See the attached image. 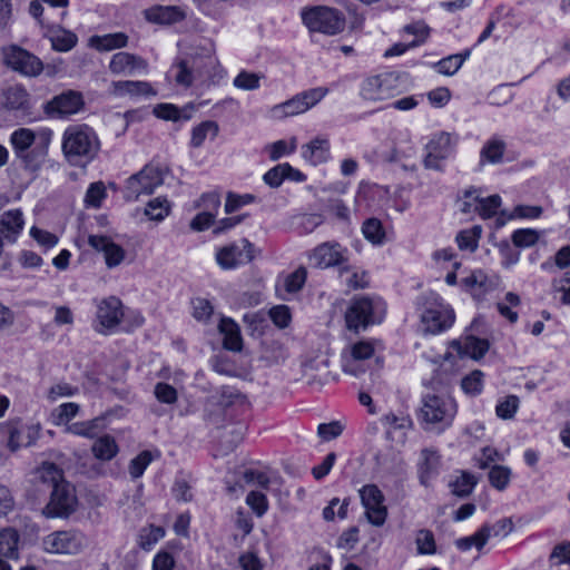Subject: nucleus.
I'll use <instances>...</instances> for the list:
<instances>
[{
  "mask_svg": "<svg viewBox=\"0 0 570 570\" xmlns=\"http://www.w3.org/2000/svg\"><path fill=\"white\" fill-rule=\"evenodd\" d=\"M3 60L12 70L29 77L40 75L43 69V65L38 57L18 46L4 49Z\"/></svg>",
  "mask_w": 570,
  "mask_h": 570,
  "instance_id": "9d476101",
  "label": "nucleus"
},
{
  "mask_svg": "<svg viewBox=\"0 0 570 570\" xmlns=\"http://www.w3.org/2000/svg\"><path fill=\"white\" fill-rule=\"evenodd\" d=\"M399 94V78L394 73L372 76L364 80L361 95L366 100L382 101Z\"/></svg>",
  "mask_w": 570,
  "mask_h": 570,
  "instance_id": "1a4fd4ad",
  "label": "nucleus"
},
{
  "mask_svg": "<svg viewBox=\"0 0 570 570\" xmlns=\"http://www.w3.org/2000/svg\"><path fill=\"white\" fill-rule=\"evenodd\" d=\"M52 48L57 51H69L77 43V37L70 31H61L51 38Z\"/></svg>",
  "mask_w": 570,
  "mask_h": 570,
  "instance_id": "052dcab7",
  "label": "nucleus"
},
{
  "mask_svg": "<svg viewBox=\"0 0 570 570\" xmlns=\"http://www.w3.org/2000/svg\"><path fill=\"white\" fill-rule=\"evenodd\" d=\"M456 144V138L449 132L436 134L426 145V150L436 155V157L446 159Z\"/></svg>",
  "mask_w": 570,
  "mask_h": 570,
  "instance_id": "c85d7f7f",
  "label": "nucleus"
},
{
  "mask_svg": "<svg viewBox=\"0 0 570 570\" xmlns=\"http://www.w3.org/2000/svg\"><path fill=\"white\" fill-rule=\"evenodd\" d=\"M122 316V304L119 298L109 296L102 299L97 306V320L101 326L97 331L105 334L106 331L115 328L121 322Z\"/></svg>",
  "mask_w": 570,
  "mask_h": 570,
  "instance_id": "f3484780",
  "label": "nucleus"
},
{
  "mask_svg": "<svg viewBox=\"0 0 570 570\" xmlns=\"http://www.w3.org/2000/svg\"><path fill=\"white\" fill-rule=\"evenodd\" d=\"M148 21L159 24H173L186 18L185 11L177 6H156L146 11Z\"/></svg>",
  "mask_w": 570,
  "mask_h": 570,
  "instance_id": "393cba45",
  "label": "nucleus"
},
{
  "mask_svg": "<svg viewBox=\"0 0 570 570\" xmlns=\"http://www.w3.org/2000/svg\"><path fill=\"white\" fill-rule=\"evenodd\" d=\"M490 537L491 528L489 524H484L474 534L458 539L455 547L461 551H466L475 547L480 551L487 544Z\"/></svg>",
  "mask_w": 570,
  "mask_h": 570,
  "instance_id": "72a5a7b5",
  "label": "nucleus"
},
{
  "mask_svg": "<svg viewBox=\"0 0 570 570\" xmlns=\"http://www.w3.org/2000/svg\"><path fill=\"white\" fill-rule=\"evenodd\" d=\"M23 228V217L19 209L3 213L0 217V271H6L11 265V259L3 254L4 244H13Z\"/></svg>",
  "mask_w": 570,
  "mask_h": 570,
  "instance_id": "6e6552de",
  "label": "nucleus"
},
{
  "mask_svg": "<svg viewBox=\"0 0 570 570\" xmlns=\"http://www.w3.org/2000/svg\"><path fill=\"white\" fill-rule=\"evenodd\" d=\"M87 546V537L76 530L55 531L42 539L43 550L52 554H78Z\"/></svg>",
  "mask_w": 570,
  "mask_h": 570,
  "instance_id": "423d86ee",
  "label": "nucleus"
},
{
  "mask_svg": "<svg viewBox=\"0 0 570 570\" xmlns=\"http://www.w3.org/2000/svg\"><path fill=\"white\" fill-rule=\"evenodd\" d=\"M110 94L116 97H140L154 96L156 92L146 81L120 80L111 82Z\"/></svg>",
  "mask_w": 570,
  "mask_h": 570,
  "instance_id": "5701e85b",
  "label": "nucleus"
},
{
  "mask_svg": "<svg viewBox=\"0 0 570 570\" xmlns=\"http://www.w3.org/2000/svg\"><path fill=\"white\" fill-rule=\"evenodd\" d=\"M469 55L470 52L466 51L465 53L448 56L436 62L434 69L441 75L452 76L461 68Z\"/></svg>",
  "mask_w": 570,
  "mask_h": 570,
  "instance_id": "58836bf2",
  "label": "nucleus"
},
{
  "mask_svg": "<svg viewBox=\"0 0 570 570\" xmlns=\"http://www.w3.org/2000/svg\"><path fill=\"white\" fill-rule=\"evenodd\" d=\"M475 210L479 212L482 218H490L494 216L501 205V198L499 195H492L487 198L479 199L478 196L474 197Z\"/></svg>",
  "mask_w": 570,
  "mask_h": 570,
  "instance_id": "a18cd8bd",
  "label": "nucleus"
},
{
  "mask_svg": "<svg viewBox=\"0 0 570 570\" xmlns=\"http://www.w3.org/2000/svg\"><path fill=\"white\" fill-rule=\"evenodd\" d=\"M219 332L224 335V347L238 352L242 350L243 341L238 325L228 317H223L218 325Z\"/></svg>",
  "mask_w": 570,
  "mask_h": 570,
  "instance_id": "cd10ccee",
  "label": "nucleus"
},
{
  "mask_svg": "<svg viewBox=\"0 0 570 570\" xmlns=\"http://www.w3.org/2000/svg\"><path fill=\"white\" fill-rule=\"evenodd\" d=\"M345 253L346 249H344L338 243L325 242L314 248L309 255V259L313 265L318 268L341 266L346 261Z\"/></svg>",
  "mask_w": 570,
  "mask_h": 570,
  "instance_id": "2eb2a0df",
  "label": "nucleus"
},
{
  "mask_svg": "<svg viewBox=\"0 0 570 570\" xmlns=\"http://www.w3.org/2000/svg\"><path fill=\"white\" fill-rule=\"evenodd\" d=\"M219 131L218 124L213 120H206L196 126L191 131L190 146L199 148L207 136L210 134L212 139L216 138Z\"/></svg>",
  "mask_w": 570,
  "mask_h": 570,
  "instance_id": "f704fd0d",
  "label": "nucleus"
},
{
  "mask_svg": "<svg viewBox=\"0 0 570 570\" xmlns=\"http://www.w3.org/2000/svg\"><path fill=\"white\" fill-rule=\"evenodd\" d=\"M511 470L503 465H494L489 472L490 483L498 490H504L510 482Z\"/></svg>",
  "mask_w": 570,
  "mask_h": 570,
  "instance_id": "603ef678",
  "label": "nucleus"
},
{
  "mask_svg": "<svg viewBox=\"0 0 570 570\" xmlns=\"http://www.w3.org/2000/svg\"><path fill=\"white\" fill-rule=\"evenodd\" d=\"M264 76L256 72L242 70L233 80V85L242 90H256L261 86Z\"/></svg>",
  "mask_w": 570,
  "mask_h": 570,
  "instance_id": "de8ad7c7",
  "label": "nucleus"
},
{
  "mask_svg": "<svg viewBox=\"0 0 570 570\" xmlns=\"http://www.w3.org/2000/svg\"><path fill=\"white\" fill-rule=\"evenodd\" d=\"M303 157L313 165L325 163L330 156V141L323 137H315L302 147Z\"/></svg>",
  "mask_w": 570,
  "mask_h": 570,
  "instance_id": "a878e982",
  "label": "nucleus"
},
{
  "mask_svg": "<svg viewBox=\"0 0 570 570\" xmlns=\"http://www.w3.org/2000/svg\"><path fill=\"white\" fill-rule=\"evenodd\" d=\"M421 456H422V462L420 465V471H421L420 480H421L422 484L426 485L428 480L438 470L440 456L436 453V451L429 450V449L422 450Z\"/></svg>",
  "mask_w": 570,
  "mask_h": 570,
  "instance_id": "c9c22d12",
  "label": "nucleus"
},
{
  "mask_svg": "<svg viewBox=\"0 0 570 570\" xmlns=\"http://www.w3.org/2000/svg\"><path fill=\"white\" fill-rule=\"evenodd\" d=\"M489 350V343L487 340L469 336L465 338L463 345V353L474 360H479L484 356Z\"/></svg>",
  "mask_w": 570,
  "mask_h": 570,
  "instance_id": "09e8293b",
  "label": "nucleus"
},
{
  "mask_svg": "<svg viewBox=\"0 0 570 570\" xmlns=\"http://www.w3.org/2000/svg\"><path fill=\"white\" fill-rule=\"evenodd\" d=\"M127 42L128 36L124 32L94 36L90 38V45L99 51L120 49L126 47Z\"/></svg>",
  "mask_w": 570,
  "mask_h": 570,
  "instance_id": "7c9ffc66",
  "label": "nucleus"
},
{
  "mask_svg": "<svg viewBox=\"0 0 570 570\" xmlns=\"http://www.w3.org/2000/svg\"><path fill=\"white\" fill-rule=\"evenodd\" d=\"M286 163L279 164L273 168H271L263 177L266 185L272 188H277L282 185L284 179L286 178Z\"/></svg>",
  "mask_w": 570,
  "mask_h": 570,
  "instance_id": "0e129e2a",
  "label": "nucleus"
},
{
  "mask_svg": "<svg viewBox=\"0 0 570 570\" xmlns=\"http://www.w3.org/2000/svg\"><path fill=\"white\" fill-rule=\"evenodd\" d=\"M165 535V530L161 527L148 525L140 530L138 537V544L144 550H149L157 541Z\"/></svg>",
  "mask_w": 570,
  "mask_h": 570,
  "instance_id": "c03bdc74",
  "label": "nucleus"
},
{
  "mask_svg": "<svg viewBox=\"0 0 570 570\" xmlns=\"http://www.w3.org/2000/svg\"><path fill=\"white\" fill-rule=\"evenodd\" d=\"M362 233L368 242L374 245H382L385 239V232L381 220L368 218L363 223Z\"/></svg>",
  "mask_w": 570,
  "mask_h": 570,
  "instance_id": "ea45409f",
  "label": "nucleus"
},
{
  "mask_svg": "<svg viewBox=\"0 0 570 570\" xmlns=\"http://www.w3.org/2000/svg\"><path fill=\"white\" fill-rule=\"evenodd\" d=\"M476 482L478 480L473 474L463 471L450 483V487L454 495L465 498L472 493Z\"/></svg>",
  "mask_w": 570,
  "mask_h": 570,
  "instance_id": "4c0bfd02",
  "label": "nucleus"
},
{
  "mask_svg": "<svg viewBox=\"0 0 570 570\" xmlns=\"http://www.w3.org/2000/svg\"><path fill=\"white\" fill-rule=\"evenodd\" d=\"M37 475L43 484H48L49 488L53 489L56 485H60L66 482L62 476V471L55 463L45 462L37 470Z\"/></svg>",
  "mask_w": 570,
  "mask_h": 570,
  "instance_id": "e433bc0d",
  "label": "nucleus"
},
{
  "mask_svg": "<svg viewBox=\"0 0 570 570\" xmlns=\"http://www.w3.org/2000/svg\"><path fill=\"white\" fill-rule=\"evenodd\" d=\"M483 373L479 370L462 379L461 386L466 394L476 395L482 391Z\"/></svg>",
  "mask_w": 570,
  "mask_h": 570,
  "instance_id": "5fc2aeb1",
  "label": "nucleus"
},
{
  "mask_svg": "<svg viewBox=\"0 0 570 570\" xmlns=\"http://www.w3.org/2000/svg\"><path fill=\"white\" fill-rule=\"evenodd\" d=\"M380 302H374L368 297L354 298L346 312L345 320L350 330L358 331L366 328L370 324L381 321V315H376Z\"/></svg>",
  "mask_w": 570,
  "mask_h": 570,
  "instance_id": "0eeeda50",
  "label": "nucleus"
},
{
  "mask_svg": "<svg viewBox=\"0 0 570 570\" xmlns=\"http://www.w3.org/2000/svg\"><path fill=\"white\" fill-rule=\"evenodd\" d=\"M52 131L38 132L30 128H18L10 135V145L20 167L30 174H38L47 161Z\"/></svg>",
  "mask_w": 570,
  "mask_h": 570,
  "instance_id": "f257e3e1",
  "label": "nucleus"
},
{
  "mask_svg": "<svg viewBox=\"0 0 570 570\" xmlns=\"http://www.w3.org/2000/svg\"><path fill=\"white\" fill-rule=\"evenodd\" d=\"M61 148L70 165L85 166L97 156L100 141L90 127L70 126L63 132Z\"/></svg>",
  "mask_w": 570,
  "mask_h": 570,
  "instance_id": "f03ea898",
  "label": "nucleus"
},
{
  "mask_svg": "<svg viewBox=\"0 0 570 570\" xmlns=\"http://www.w3.org/2000/svg\"><path fill=\"white\" fill-rule=\"evenodd\" d=\"M307 272L305 267H298L285 278V289L288 293H296L302 289L305 284Z\"/></svg>",
  "mask_w": 570,
  "mask_h": 570,
  "instance_id": "13d9d810",
  "label": "nucleus"
},
{
  "mask_svg": "<svg viewBox=\"0 0 570 570\" xmlns=\"http://www.w3.org/2000/svg\"><path fill=\"white\" fill-rule=\"evenodd\" d=\"M30 235L38 244L46 248H51L58 243V237L55 234L35 226L30 229Z\"/></svg>",
  "mask_w": 570,
  "mask_h": 570,
  "instance_id": "774afa93",
  "label": "nucleus"
},
{
  "mask_svg": "<svg viewBox=\"0 0 570 570\" xmlns=\"http://www.w3.org/2000/svg\"><path fill=\"white\" fill-rule=\"evenodd\" d=\"M76 503L77 499L73 489L67 482H62L51 490L50 501L43 512L49 518L68 517L75 511Z\"/></svg>",
  "mask_w": 570,
  "mask_h": 570,
  "instance_id": "ddd939ff",
  "label": "nucleus"
},
{
  "mask_svg": "<svg viewBox=\"0 0 570 570\" xmlns=\"http://www.w3.org/2000/svg\"><path fill=\"white\" fill-rule=\"evenodd\" d=\"M511 238L517 247H530L538 242L539 233L534 229H518Z\"/></svg>",
  "mask_w": 570,
  "mask_h": 570,
  "instance_id": "680f3d73",
  "label": "nucleus"
},
{
  "mask_svg": "<svg viewBox=\"0 0 570 570\" xmlns=\"http://www.w3.org/2000/svg\"><path fill=\"white\" fill-rule=\"evenodd\" d=\"M246 503L258 517H262L268 509L266 495L258 491L249 492L246 497Z\"/></svg>",
  "mask_w": 570,
  "mask_h": 570,
  "instance_id": "e2e57ef3",
  "label": "nucleus"
},
{
  "mask_svg": "<svg viewBox=\"0 0 570 570\" xmlns=\"http://www.w3.org/2000/svg\"><path fill=\"white\" fill-rule=\"evenodd\" d=\"M327 94H328V88L315 87V88H311L308 90L298 92L297 95L302 99L306 110H309L314 106H316Z\"/></svg>",
  "mask_w": 570,
  "mask_h": 570,
  "instance_id": "4d7b16f0",
  "label": "nucleus"
},
{
  "mask_svg": "<svg viewBox=\"0 0 570 570\" xmlns=\"http://www.w3.org/2000/svg\"><path fill=\"white\" fill-rule=\"evenodd\" d=\"M164 184V170L154 165H146L139 173L126 181L125 198L128 202L138 200L141 195H150Z\"/></svg>",
  "mask_w": 570,
  "mask_h": 570,
  "instance_id": "39448f33",
  "label": "nucleus"
},
{
  "mask_svg": "<svg viewBox=\"0 0 570 570\" xmlns=\"http://www.w3.org/2000/svg\"><path fill=\"white\" fill-rule=\"evenodd\" d=\"M88 244L97 252L104 254L108 268L119 266L126 258V250L110 237L105 235H90Z\"/></svg>",
  "mask_w": 570,
  "mask_h": 570,
  "instance_id": "dca6fc26",
  "label": "nucleus"
},
{
  "mask_svg": "<svg viewBox=\"0 0 570 570\" xmlns=\"http://www.w3.org/2000/svg\"><path fill=\"white\" fill-rule=\"evenodd\" d=\"M423 331L438 334L451 327L454 322L453 311L442 302L434 299L421 314Z\"/></svg>",
  "mask_w": 570,
  "mask_h": 570,
  "instance_id": "9b49d317",
  "label": "nucleus"
},
{
  "mask_svg": "<svg viewBox=\"0 0 570 570\" xmlns=\"http://www.w3.org/2000/svg\"><path fill=\"white\" fill-rule=\"evenodd\" d=\"M404 32L415 36V39L410 41L409 43L399 42L393 45L390 49L385 51V57L403 55L407 49L417 47L421 43H423L429 36V27L422 22H416L413 24L405 26Z\"/></svg>",
  "mask_w": 570,
  "mask_h": 570,
  "instance_id": "4be33fe9",
  "label": "nucleus"
},
{
  "mask_svg": "<svg viewBox=\"0 0 570 570\" xmlns=\"http://www.w3.org/2000/svg\"><path fill=\"white\" fill-rule=\"evenodd\" d=\"M519 397L515 395H508L504 400L497 404L495 413L502 420H510L514 416L519 407Z\"/></svg>",
  "mask_w": 570,
  "mask_h": 570,
  "instance_id": "864d4df0",
  "label": "nucleus"
},
{
  "mask_svg": "<svg viewBox=\"0 0 570 570\" xmlns=\"http://www.w3.org/2000/svg\"><path fill=\"white\" fill-rule=\"evenodd\" d=\"M147 62L139 56L120 51L111 57L109 70L114 75L135 76L138 71H145Z\"/></svg>",
  "mask_w": 570,
  "mask_h": 570,
  "instance_id": "aec40b11",
  "label": "nucleus"
},
{
  "mask_svg": "<svg viewBox=\"0 0 570 570\" xmlns=\"http://www.w3.org/2000/svg\"><path fill=\"white\" fill-rule=\"evenodd\" d=\"M306 111L307 110H306L302 99L296 94L291 99L284 101L282 104H277V105L273 106L269 110V114L274 119H284L287 117H293V116L304 114Z\"/></svg>",
  "mask_w": 570,
  "mask_h": 570,
  "instance_id": "c756f323",
  "label": "nucleus"
},
{
  "mask_svg": "<svg viewBox=\"0 0 570 570\" xmlns=\"http://www.w3.org/2000/svg\"><path fill=\"white\" fill-rule=\"evenodd\" d=\"M154 456L150 451H142L129 463V474L132 479L140 478L146 468L151 463Z\"/></svg>",
  "mask_w": 570,
  "mask_h": 570,
  "instance_id": "3c124183",
  "label": "nucleus"
},
{
  "mask_svg": "<svg viewBox=\"0 0 570 570\" xmlns=\"http://www.w3.org/2000/svg\"><path fill=\"white\" fill-rule=\"evenodd\" d=\"M78 411L79 405L77 403H63L52 411V422L56 425L66 424L77 415Z\"/></svg>",
  "mask_w": 570,
  "mask_h": 570,
  "instance_id": "8fccbe9b",
  "label": "nucleus"
},
{
  "mask_svg": "<svg viewBox=\"0 0 570 570\" xmlns=\"http://www.w3.org/2000/svg\"><path fill=\"white\" fill-rule=\"evenodd\" d=\"M91 451L98 460L110 461L117 455L119 449L115 438L105 434L94 442Z\"/></svg>",
  "mask_w": 570,
  "mask_h": 570,
  "instance_id": "2f4dec72",
  "label": "nucleus"
},
{
  "mask_svg": "<svg viewBox=\"0 0 570 570\" xmlns=\"http://www.w3.org/2000/svg\"><path fill=\"white\" fill-rule=\"evenodd\" d=\"M253 245L247 239L239 244H230L218 249L216 262L223 269H232L253 261Z\"/></svg>",
  "mask_w": 570,
  "mask_h": 570,
  "instance_id": "4468645a",
  "label": "nucleus"
},
{
  "mask_svg": "<svg viewBox=\"0 0 570 570\" xmlns=\"http://www.w3.org/2000/svg\"><path fill=\"white\" fill-rule=\"evenodd\" d=\"M169 212L170 204L164 197H156L151 199L145 208V215L148 216L149 219L156 222L163 220L166 216L169 215Z\"/></svg>",
  "mask_w": 570,
  "mask_h": 570,
  "instance_id": "a19ab883",
  "label": "nucleus"
},
{
  "mask_svg": "<svg viewBox=\"0 0 570 570\" xmlns=\"http://www.w3.org/2000/svg\"><path fill=\"white\" fill-rule=\"evenodd\" d=\"M382 423L386 428V435L387 438L391 436L393 431L400 430L404 431L412 426L411 419L405 414H395V413H387L382 417Z\"/></svg>",
  "mask_w": 570,
  "mask_h": 570,
  "instance_id": "37998d69",
  "label": "nucleus"
},
{
  "mask_svg": "<svg viewBox=\"0 0 570 570\" xmlns=\"http://www.w3.org/2000/svg\"><path fill=\"white\" fill-rule=\"evenodd\" d=\"M29 102L28 91L20 85L3 88L0 94V106L6 110L26 109Z\"/></svg>",
  "mask_w": 570,
  "mask_h": 570,
  "instance_id": "b1692460",
  "label": "nucleus"
},
{
  "mask_svg": "<svg viewBox=\"0 0 570 570\" xmlns=\"http://www.w3.org/2000/svg\"><path fill=\"white\" fill-rule=\"evenodd\" d=\"M507 149V144L499 137H492L487 140L480 150V164H500L503 161V156Z\"/></svg>",
  "mask_w": 570,
  "mask_h": 570,
  "instance_id": "bb28decb",
  "label": "nucleus"
},
{
  "mask_svg": "<svg viewBox=\"0 0 570 570\" xmlns=\"http://www.w3.org/2000/svg\"><path fill=\"white\" fill-rule=\"evenodd\" d=\"M374 354L372 342L360 341L351 346V357L343 365V371L347 374L360 376L365 372L361 362L371 358Z\"/></svg>",
  "mask_w": 570,
  "mask_h": 570,
  "instance_id": "412c9836",
  "label": "nucleus"
},
{
  "mask_svg": "<svg viewBox=\"0 0 570 570\" xmlns=\"http://www.w3.org/2000/svg\"><path fill=\"white\" fill-rule=\"evenodd\" d=\"M269 316L279 328H285L291 322V312L286 305H277L269 311Z\"/></svg>",
  "mask_w": 570,
  "mask_h": 570,
  "instance_id": "338daca9",
  "label": "nucleus"
},
{
  "mask_svg": "<svg viewBox=\"0 0 570 570\" xmlns=\"http://www.w3.org/2000/svg\"><path fill=\"white\" fill-rule=\"evenodd\" d=\"M83 106V99L80 92L66 91L53 97L46 105V112L52 117H63L78 112Z\"/></svg>",
  "mask_w": 570,
  "mask_h": 570,
  "instance_id": "a211bd4d",
  "label": "nucleus"
},
{
  "mask_svg": "<svg viewBox=\"0 0 570 570\" xmlns=\"http://www.w3.org/2000/svg\"><path fill=\"white\" fill-rule=\"evenodd\" d=\"M456 414L455 401L446 394L428 393L423 395L420 417L429 425L444 430L449 428Z\"/></svg>",
  "mask_w": 570,
  "mask_h": 570,
  "instance_id": "7ed1b4c3",
  "label": "nucleus"
},
{
  "mask_svg": "<svg viewBox=\"0 0 570 570\" xmlns=\"http://www.w3.org/2000/svg\"><path fill=\"white\" fill-rule=\"evenodd\" d=\"M106 196V189L101 181L94 183L86 193V203L92 207H99Z\"/></svg>",
  "mask_w": 570,
  "mask_h": 570,
  "instance_id": "69168bd1",
  "label": "nucleus"
},
{
  "mask_svg": "<svg viewBox=\"0 0 570 570\" xmlns=\"http://www.w3.org/2000/svg\"><path fill=\"white\" fill-rule=\"evenodd\" d=\"M1 430L8 435V448L12 452H16L21 446L31 445L38 434V431L35 428H24L20 420L3 424Z\"/></svg>",
  "mask_w": 570,
  "mask_h": 570,
  "instance_id": "6ab92c4d",
  "label": "nucleus"
},
{
  "mask_svg": "<svg viewBox=\"0 0 570 570\" xmlns=\"http://www.w3.org/2000/svg\"><path fill=\"white\" fill-rule=\"evenodd\" d=\"M415 543L419 554H434L436 552L434 534L428 529H421L416 532Z\"/></svg>",
  "mask_w": 570,
  "mask_h": 570,
  "instance_id": "49530a36",
  "label": "nucleus"
},
{
  "mask_svg": "<svg viewBox=\"0 0 570 570\" xmlns=\"http://www.w3.org/2000/svg\"><path fill=\"white\" fill-rule=\"evenodd\" d=\"M481 226H474L471 229L461 230L456 235V243L460 249L474 252L478 247V240L481 237Z\"/></svg>",
  "mask_w": 570,
  "mask_h": 570,
  "instance_id": "79ce46f5",
  "label": "nucleus"
},
{
  "mask_svg": "<svg viewBox=\"0 0 570 570\" xmlns=\"http://www.w3.org/2000/svg\"><path fill=\"white\" fill-rule=\"evenodd\" d=\"M19 533L13 528L0 531V557L18 559Z\"/></svg>",
  "mask_w": 570,
  "mask_h": 570,
  "instance_id": "473e14b6",
  "label": "nucleus"
},
{
  "mask_svg": "<svg viewBox=\"0 0 570 570\" xmlns=\"http://www.w3.org/2000/svg\"><path fill=\"white\" fill-rule=\"evenodd\" d=\"M97 428L98 419H95L90 421L72 423L67 426V431L75 435L91 439L97 434Z\"/></svg>",
  "mask_w": 570,
  "mask_h": 570,
  "instance_id": "6e6d98bb",
  "label": "nucleus"
},
{
  "mask_svg": "<svg viewBox=\"0 0 570 570\" xmlns=\"http://www.w3.org/2000/svg\"><path fill=\"white\" fill-rule=\"evenodd\" d=\"M302 19L304 24L312 32H322L325 35H336L344 30L345 19L333 8L314 7L303 11Z\"/></svg>",
  "mask_w": 570,
  "mask_h": 570,
  "instance_id": "20e7f679",
  "label": "nucleus"
},
{
  "mask_svg": "<svg viewBox=\"0 0 570 570\" xmlns=\"http://www.w3.org/2000/svg\"><path fill=\"white\" fill-rule=\"evenodd\" d=\"M360 497L362 504L365 508L367 521L375 527L383 525L387 517V509L383 504L384 495L377 485H364L360 490Z\"/></svg>",
  "mask_w": 570,
  "mask_h": 570,
  "instance_id": "f8f14e48",
  "label": "nucleus"
},
{
  "mask_svg": "<svg viewBox=\"0 0 570 570\" xmlns=\"http://www.w3.org/2000/svg\"><path fill=\"white\" fill-rule=\"evenodd\" d=\"M296 149V139L293 138L291 145L285 140H277L266 147L271 160H277L284 155L292 154Z\"/></svg>",
  "mask_w": 570,
  "mask_h": 570,
  "instance_id": "bf43d9fd",
  "label": "nucleus"
}]
</instances>
